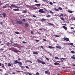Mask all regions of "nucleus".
<instances>
[{
	"mask_svg": "<svg viewBox=\"0 0 75 75\" xmlns=\"http://www.w3.org/2000/svg\"><path fill=\"white\" fill-rule=\"evenodd\" d=\"M62 25H65L66 26L67 25L66 24H62Z\"/></svg>",
	"mask_w": 75,
	"mask_h": 75,
	"instance_id": "6e6d98bb",
	"label": "nucleus"
},
{
	"mask_svg": "<svg viewBox=\"0 0 75 75\" xmlns=\"http://www.w3.org/2000/svg\"><path fill=\"white\" fill-rule=\"evenodd\" d=\"M62 28H64V29L65 30H67V28L65 26H62Z\"/></svg>",
	"mask_w": 75,
	"mask_h": 75,
	"instance_id": "6e6552de",
	"label": "nucleus"
},
{
	"mask_svg": "<svg viewBox=\"0 0 75 75\" xmlns=\"http://www.w3.org/2000/svg\"><path fill=\"white\" fill-rule=\"evenodd\" d=\"M50 13H51L52 14H54V12L52 11H50Z\"/></svg>",
	"mask_w": 75,
	"mask_h": 75,
	"instance_id": "e433bc0d",
	"label": "nucleus"
},
{
	"mask_svg": "<svg viewBox=\"0 0 75 75\" xmlns=\"http://www.w3.org/2000/svg\"><path fill=\"white\" fill-rule=\"evenodd\" d=\"M35 3H37V2H38V1L37 0H35Z\"/></svg>",
	"mask_w": 75,
	"mask_h": 75,
	"instance_id": "49530a36",
	"label": "nucleus"
},
{
	"mask_svg": "<svg viewBox=\"0 0 75 75\" xmlns=\"http://www.w3.org/2000/svg\"><path fill=\"white\" fill-rule=\"evenodd\" d=\"M26 68H28V66H26L25 67Z\"/></svg>",
	"mask_w": 75,
	"mask_h": 75,
	"instance_id": "680f3d73",
	"label": "nucleus"
},
{
	"mask_svg": "<svg viewBox=\"0 0 75 75\" xmlns=\"http://www.w3.org/2000/svg\"><path fill=\"white\" fill-rule=\"evenodd\" d=\"M56 48H59V49H61L62 48V47L61 46H56Z\"/></svg>",
	"mask_w": 75,
	"mask_h": 75,
	"instance_id": "9b49d317",
	"label": "nucleus"
},
{
	"mask_svg": "<svg viewBox=\"0 0 75 75\" xmlns=\"http://www.w3.org/2000/svg\"><path fill=\"white\" fill-rule=\"evenodd\" d=\"M48 24H49V25H54L53 24H52L51 23H48Z\"/></svg>",
	"mask_w": 75,
	"mask_h": 75,
	"instance_id": "b1692460",
	"label": "nucleus"
},
{
	"mask_svg": "<svg viewBox=\"0 0 75 75\" xmlns=\"http://www.w3.org/2000/svg\"><path fill=\"white\" fill-rule=\"evenodd\" d=\"M35 41H36V42H38L39 41V40H36Z\"/></svg>",
	"mask_w": 75,
	"mask_h": 75,
	"instance_id": "5fc2aeb1",
	"label": "nucleus"
},
{
	"mask_svg": "<svg viewBox=\"0 0 75 75\" xmlns=\"http://www.w3.org/2000/svg\"><path fill=\"white\" fill-rule=\"evenodd\" d=\"M37 61L38 63H41V64H45V62H43L39 59H37Z\"/></svg>",
	"mask_w": 75,
	"mask_h": 75,
	"instance_id": "f03ea898",
	"label": "nucleus"
},
{
	"mask_svg": "<svg viewBox=\"0 0 75 75\" xmlns=\"http://www.w3.org/2000/svg\"><path fill=\"white\" fill-rule=\"evenodd\" d=\"M71 58H72V59H75V57H71Z\"/></svg>",
	"mask_w": 75,
	"mask_h": 75,
	"instance_id": "cd10ccee",
	"label": "nucleus"
},
{
	"mask_svg": "<svg viewBox=\"0 0 75 75\" xmlns=\"http://www.w3.org/2000/svg\"><path fill=\"white\" fill-rule=\"evenodd\" d=\"M0 51H3V50H4L2 48H1L0 49Z\"/></svg>",
	"mask_w": 75,
	"mask_h": 75,
	"instance_id": "de8ad7c7",
	"label": "nucleus"
},
{
	"mask_svg": "<svg viewBox=\"0 0 75 75\" xmlns=\"http://www.w3.org/2000/svg\"><path fill=\"white\" fill-rule=\"evenodd\" d=\"M70 45H74V44L72 43H70Z\"/></svg>",
	"mask_w": 75,
	"mask_h": 75,
	"instance_id": "603ef678",
	"label": "nucleus"
},
{
	"mask_svg": "<svg viewBox=\"0 0 75 75\" xmlns=\"http://www.w3.org/2000/svg\"><path fill=\"white\" fill-rule=\"evenodd\" d=\"M15 62L13 63L14 64H16L17 63V64H18V65H19V66H21V65L23 64V63H22V62H20L18 61L17 60H15Z\"/></svg>",
	"mask_w": 75,
	"mask_h": 75,
	"instance_id": "f257e3e1",
	"label": "nucleus"
},
{
	"mask_svg": "<svg viewBox=\"0 0 75 75\" xmlns=\"http://www.w3.org/2000/svg\"><path fill=\"white\" fill-rule=\"evenodd\" d=\"M20 67L21 68H23H23H24V67L23 66H20Z\"/></svg>",
	"mask_w": 75,
	"mask_h": 75,
	"instance_id": "393cba45",
	"label": "nucleus"
},
{
	"mask_svg": "<svg viewBox=\"0 0 75 75\" xmlns=\"http://www.w3.org/2000/svg\"><path fill=\"white\" fill-rule=\"evenodd\" d=\"M5 6H6V7H7V6H9V4H6Z\"/></svg>",
	"mask_w": 75,
	"mask_h": 75,
	"instance_id": "37998d69",
	"label": "nucleus"
},
{
	"mask_svg": "<svg viewBox=\"0 0 75 75\" xmlns=\"http://www.w3.org/2000/svg\"><path fill=\"white\" fill-rule=\"evenodd\" d=\"M8 66H11V64L10 63H8Z\"/></svg>",
	"mask_w": 75,
	"mask_h": 75,
	"instance_id": "c85d7f7f",
	"label": "nucleus"
},
{
	"mask_svg": "<svg viewBox=\"0 0 75 75\" xmlns=\"http://www.w3.org/2000/svg\"><path fill=\"white\" fill-rule=\"evenodd\" d=\"M46 59H47V61H48L50 60V59H49L47 57L46 58Z\"/></svg>",
	"mask_w": 75,
	"mask_h": 75,
	"instance_id": "7c9ffc66",
	"label": "nucleus"
},
{
	"mask_svg": "<svg viewBox=\"0 0 75 75\" xmlns=\"http://www.w3.org/2000/svg\"><path fill=\"white\" fill-rule=\"evenodd\" d=\"M43 1L44 3H48V0H43Z\"/></svg>",
	"mask_w": 75,
	"mask_h": 75,
	"instance_id": "4468645a",
	"label": "nucleus"
},
{
	"mask_svg": "<svg viewBox=\"0 0 75 75\" xmlns=\"http://www.w3.org/2000/svg\"><path fill=\"white\" fill-rule=\"evenodd\" d=\"M64 40H65L66 41H69V38H67L64 37L63 38Z\"/></svg>",
	"mask_w": 75,
	"mask_h": 75,
	"instance_id": "39448f33",
	"label": "nucleus"
},
{
	"mask_svg": "<svg viewBox=\"0 0 75 75\" xmlns=\"http://www.w3.org/2000/svg\"><path fill=\"white\" fill-rule=\"evenodd\" d=\"M61 62H63V60H62V59H61Z\"/></svg>",
	"mask_w": 75,
	"mask_h": 75,
	"instance_id": "0e129e2a",
	"label": "nucleus"
},
{
	"mask_svg": "<svg viewBox=\"0 0 75 75\" xmlns=\"http://www.w3.org/2000/svg\"><path fill=\"white\" fill-rule=\"evenodd\" d=\"M46 17H47L49 18L50 17H51V15H47V16H46Z\"/></svg>",
	"mask_w": 75,
	"mask_h": 75,
	"instance_id": "a211bd4d",
	"label": "nucleus"
},
{
	"mask_svg": "<svg viewBox=\"0 0 75 75\" xmlns=\"http://www.w3.org/2000/svg\"><path fill=\"white\" fill-rule=\"evenodd\" d=\"M55 59H59V58L58 57H55Z\"/></svg>",
	"mask_w": 75,
	"mask_h": 75,
	"instance_id": "473e14b6",
	"label": "nucleus"
},
{
	"mask_svg": "<svg viewBox=\"0 0 75 75\" xmlns=\"http://www.w3.org/2000/svg\"><path fill=\"white\" fill-rule=\"evenodd\" d=\"M33 17H34L35 18V17H36V16L35 15H33Z\"/></svg>",
	"mask_w": 75,
	"mask_h": 75,
	"instance_id": "3c124183",
	"label": "nucleus"
},
{
	"mask_svg": "<svg viewBox=\"0 0 75 75\" xmlns=\"http://www.w3.org/2000/svg\"><path fill=\"white\" fill-rule=\"evenodd\" d=\"M45 74H48V72L47 71H45Z\"/></svg>",
	"mask_w": 75,
	"mask_h": 75,
	"instance_id": "ea45409f",
	"label": "nucleus"
},
{
	"mask_svg": "<svg viewBox=\"0 0 75 75\" xmlns=\"http://www.w3.org/2000/svg\"><path fill=\"white\" fill-rule=\"evenodd\" d=\"M23 21H25V18L23 19Z\"/></svg>",
	"mask_w": 75,
	"mask_h": 75,
	"instance_id": "a18cd8bd",
	"label": "nucleus"
},
{
	"mask_svg": "<svg viewBox=\"0 0 75 75\" xmlns=\"http://www.w3.org/2000/svg\"><path fill=\"white\" fill-rule=\"evenodd\" d=\"M71 29H74V28L71 27Z\"/></svg>",
	"mask_w": 75,
	"mask_h": 75,
	"instance_id": "69168bd1",
	"label": "nucleus"
},
{
	"mask_svg": "<svg viewBox=\"0 0 75 75\" xmlns=\"http://www.w3.org/2000/svg\"><path fill=\"white\" fill-rule=\"evenodd\" d=\"M61 20H62L63 21H64V18L62 17L61 18Z\"/></svg>",
	"mask_w": 75,
	"mask_h": 75,
	"instance_id": "a878e982",
	"label": "nucleus"
},
{
	"mask_svg": "<svg viewBox=\"0 0 75 75\" xmlns=\"http://www.w3.org/2000/svg\"><path fill=\"white\" fill-rule=\"evenodd\" d=\"M27 11H23L22 12V13H26Z\"/></svg>",
	"mask_w": 75,
	"mask_h": 75,
	"instance_id": "4be33fe9",
	"label": "nucleus"
},
{
	"mask_svg": "<svg viewBox=\"0 0 75 75\" xmlns=\"http://www.w3.org/2000/svg\"><path fill=\"white\" fill-rule=\"evenodd\" d=\"M56 11H59V10H58L57 9H56Z\"/></svg>",
	"mask_w": 75,
	"mask_h": 75,
	"instance_id": "bf43d9fd",
	"label": "nucleus"
},
{
	"mask_svg": "<svg viewBox=\"0 0 75 75\" xmlns=\"http://www.w3.org/2000/svg\"><path fill=\"white\" fill-rule=\"evenodd\" d=\"M40 48H42V49H43V46H41Z\"/></svg>",
	"mask_w": 75,
	"mask_h": 75,
	"instance_id": "864d4df0",
	"label": "nucleus"
},
{
	"mask_svg": "<svg viewBox=\"0 0 75 75\" xmlns=\"http://www.w3.org/2000/svg\"><path fill=\"white\" fill-rule=\"evenodd\" d=\"M11 6H12V7H16V5L14 4H11Z\"/></svg>",
	"mask_w": 75,
	"mask_h": 75,
	"instance_id": "f8f14e48",
	"label": "nucleus"
},
{
	"mask_svg": "<svg viewBox=\"0 0 75 75\" xmlns=\"http://www.w3.org/2000/svg\"><path fill=\"white\" fill-rule=\"evenodd\" d=\"M17 72H21V71H17Z\"/></svg>",
	"mask_w": 75,
	"mask_h": 75,
	"instance_id": "338daca9",
	"label": "nucleus"
},
{
	"mask_svg": "<svg viewBox=\"0 0 75 75\" xmlns=\"http://www.w3.org/2000/svg\"><path fill=\"white\" fill-rule=\"evenodd\" d=\"M54 65H60V64L58 63H54Z\"/></svg>",
	"mask_w": 75,
	"mask_h": 75,
	"instance_id": "f3484780",
	"label": "nucleus"
},
{
	"mask_svg": "<svg viewBox=\"0 0 75 75\" xmlns=\"http://www.w3.org/2000/svg\"><path fill=\"white\" fill-rule=\"evenodd\" d=\"M31 34H34V32H33V31H31Z\"/></svg>",
	"mask_w": 75,
	"mask_h": 75,
	"instance_id": "c9c22d12",
	"label": "nucleus"
},
{
	"mask_svg": "<svg viewBox=\"0 0 75 75\" xmlns=\"http://www.w3.org/2000/svg\"><path fill=\"white\" fill-rule=\"evenodd\" d=\"M32 8L34 10H37V8L36 7H32Z\"/></svg>",
	"mask_w": 75,
	"mask_h": 75,
	"instance_id": "2eb2a0df",
	"label": "nucleus"
},
{
	"mask_svg": "<svg viewBox=\"0 0 75 75\" xmlns=\"http://www.w3.org/2000/svg\"><path fill=\"white\" fill-rule=\"evenodd\" d=\"M15 33L16 34H19V32H15Z\"/></svg>",
	"mask_w": 75,
	"mask_h": 75,
	"instance_id": "c756f323",
	"label": "nucleus"
},
{
	"mask_svg": "<svg viewBox=\"0 0 75 75\" xmlns=\"http://www.w3.org/2000/svg\"><path fill=\"white\" fill-rule=\"evenodd\" d=\"M0 24H1V25H3V22H1L0 23Z\"/></svg>",
	"mask_w": 75,
	"mask_h": 75,
	"instance_id": "8fccbe9b",
	"label": "nucleus"
},
{
	"mask_svg": "<svg viewBox=\"0 0 75 75\" xmlns=\"http://www.w3.org/2000/svg\"><path fill=\"white\" fill-rule=\"evenodd\" d=\"M11 45H13V42L12 41H11Z\"/></svg>",
	"mask_w": 75,
	"mask_h": 75,
	"instance_id": "f704fd0d",
	"label": "nucleus"
},
{
	"mask_svg": "<svg viewBox=\"0 0 75 75\" xmlns=\"http://www.w3.org/2000/svg\"><path fill=\"white\" fill-rule=\"evenodd\" d=\"M58 8L59 10H62V8H61V7H59Z\"/></svg>",
	"mask_w": 75,
	"mask_h": 75,
	"instance_id": "6ab92c4d",
	"label": "nucleus"
},
{
	"mask_svg": "<svg viewBox=\"0 0 75 75\" xmlns=\"http://www.w3.org/2000/svg\"><path fill=\"white\" fill-rule=\"evenodd\" d=\"M43 10L42 9H40V10H39L38 11L39 13H45L44 11H43Z\"/></svg>",
	"mask_w": 75,
	"mask_h": 75,
	"instance_id": "7ed1b4c3",
	"label": "nucleus"
},
{
	"mask_svg": "<svg viewBox=\"0 0 75 75\" xmlns=\"http://www.w3.org/2000/svg\"><path fill=\"white\" fill-rule=\"evenodd\" d=\"M28 75H32V74H31L30 73H28Z\"/></svg>",
	"mask_w": 75,
	"mask_h": 75,
	"instance_id": "c03bdc74",
	"label": "nucleus"
},
{
	"mask_svg": "<svg viewBox=\"0 0 75 75\" xmlns=\"http://www.w3.org/2000/svg\"><path fill=\"white\" fill-rule=\"evenodd\" d=\"M17 23H18L19 24H23V23L22 22V21H17Z\"/></svg>",
	"mask_w": 75,
	"mask_h": 75,
	"instance_id": "20e7f679",
	"label": "nucleus"
},
{
	"mask_svg": "<svg viewBox=\"0 0 75 75\" xmlns=\"http://www.w3.org/2000/svg\"><path fill=\"white\" fill-rule=\"evenodd\" d=\"M13 10L14 11H19V10L18 8H17V9H13Z\"/></svg>",
	"mask_w": 75,
	"mask_h": 75,
	"instance_id": "1a4fd4ad",
	"label": "nucleus"
},
{
	"mask_svg": "<svg viewBox=\"0 0 75 75\" xmlns=\"http://www.w3.org/2000/svg\"><path fill=\"white\" fill-rule=\"evenodd\" d=\"M68 11L69 12V13H73V11H72L68 10Z\"/></svg>",
	"mask_w": 75,
	"mask_h": 75,
	"instance_id": "aec40b11",
	"label": "nucleus"
},
{
	"mask_svg": "<svg viewBox=\"0 0 75 75\" xmlns=\"http://www.w3.org/2000/svg\"><path fill=\"white\" fill-rule=\"evenodd\" d=\"M35 6H40L41 4H35Z\"/></svg>",
	"mask_w": 75,
	"mask_h": 75,
	"instance_id": "412c9836",
	"label": "nucleus"
},
{
	"mask_svg": "<svg viewBox=\"0 0 75 75\" xmlns=\"http://www.w3.org/2000/svg\"><path fill=\"white\" fill-rule=\"evenodd\" d=\"M25 25L26 27L27 28V27H28V23H25Z\"/></svg>",
	"mask_w": 75,
	"mask_h": 75,
	"instance_id": "9d476101",
	"label": "nucleus"
},
{
	"mask_svg": "<svg viewBox=\"0 0 75 75\" xmlns=\"http://www.w3.org/2000/svg\"><path fill=\"white\" fill-rule=\"evenodd\" d=\"M13 51L14 52H17V50H13Z\"/></svg>",
	"mask_w": 75,
	"mask_h": 75,
	"instance_id": "72a5a7b5",
	"label": "nucleus"
},
{
	"mask_svg": "<svg viewBox=\"0 0 75 75\" xmlns=\"http://www.w3.org/2000/svg\"><path fill=\"white\" fill-rule=\"evenodd\" d=\"M54 10H57V8H54Z\"/></svg>",
	"mask_w": 75,
	"mask_h": 75,
	"instance_id": "e2e57ef3",
	"label": "nucleus"
},
{
	"mask_svg": "<svg viewBox=\"0 0 75 75\" xmlns=\"http://www.w3.org/2000/svg\"><path fill=\"white\" fill-rule=\"evenodd\" d=\"M50 4H51V5H52V4H53L52 2H50Z\"/></svg>",
	"mask_w": 75,
	"mask_h": 75,
	"instance_id": "79ce46f5",
	"label": "nucleus"
},
{
	"mask_svg": "<svg viewBox=\"0 0 75 75\" xmlns=\"http://www.w3.org/2000/svg\"><path fill=\"white\" fill-rule=\"evenodd\" d=\"M7 44H11V43H10V42H8L7 43Z\"/></svg>",
	"mask_w": 75,
	"mask_h": 75,
	"instance_id": "13d9d810",
	"label": "nucleus"
},
{
	"mask_svg": "<svg viewBox=\"0 0 75 75\" xmlns=\"http://www.w3.org/2000/svg\"><path fill=\"white\" fill-rule=\"evenodd\" d=\"M48 47L49 48H50V49H54L55 48V47H52V46H49Z\"/></svg>",
	"mask_w": 75,
	"mask_h": 75,
	"instance_id": "0eeeda50",
	"label": "nucleus"
},
{
	"mask_svg": "<svg viewBox=\"0 0 75 75\" xmlns=\"http://www.w3.org/2000/svg\"><path fill=\"white\" fill-rule=\"evenodd\" d=\"M23 44H26L27 43V42H25V41H23Z\"/></svg>",
	"mask_w": 75,
	"mask_h": 75,
	"instance_id": "58836bf2",
	"label": "nucleus"
},
{
	"mask_svg": "<svg viewBox=\"0 0 75 75\" xmlns=\"http://www.w3.org/2000/svg\"><path fill=\"white\" fill-rule=\"evenodd\" d=\"M42 28H40L39 29V30H40V31H42Z\"/></svg>",
	"mask_w": 75,
	"mask_h": 75,
	"instance_id": "4d7b16f0",
	"label": "nucleus"
},
{
	"mask_svg": "<svg viewBox=\"0 0 75 75\" xmlns=\"http://www.w3.org/2000/svg\"><path fill=\"white\" fill-rule=\"evenodd\" d=\"M3 16L4 17L6 16V14L5 13H4L2 14Z\"/></svg>",
	"mask_w": 75,
	"mask_h": 75,
	"instance_id": "5701e85b",
	"label": "nucleus"
},
{
	"mask_svg": "<svg viewBox=\"0 0 75 75\" xmlns=\"http://www.w3.org/2000/svg\"><path fill=\"white\" fill-rule=\"evenodd\" d=\"M36 75H40V73L38 72H37L36 73Z\"/></svg>",
	"mask_w": 75,
	"mask_h": 75,
	"instance_id": "bb28decb",
	"label": "nucleus"
},
{
	"mask_svg": "<svg viewBox=\"0 0 75 75\" xmlns=\"http://www.w3.org/2000/svg\"><path fill=\"white\" fill-rule=\"evenodd\" d=\"M64 16V14L61 13L60 15H59V17L60 18H61V16Z\"/></svg>",
	"mask_w": 75,
	"mask_h": 75,
	"instance_id": "dca6fc26",
	"label": "nucleus"
},
{
	"mask_svg": "<svg viewBox=\"0 0 75 75\" xmlns=\"http://www.w3.org/2000/svg\"><path fill=\"white\" fill-rule=\"evenodd\" d=\"M47 20L45 19L44 18H42L41 19V21H42V23H43L44 21H47Z\"/></svg>",
	"mask_w": 75,
	"mask_h": 75,
	"instance_id": "423d86ee",
	"label": "nucleus"
},
{
	"mask_svg": "<svg viewBox=\"0 0 75 75\" xmlns=\"http://www.w3.org/2000/svg\"><path fill=\"white\" fill-rule=\"evenodd\" d=\"M33 54L34 55H38V53L37 52H34Z\"/></svg>",
	"mask_w": 75,
	"mask_h": 75,
	"instance_id": "ddd939ff",
	"label": "nucleus"
},
{
	"mask_svg": "<svg viewBox=\"0 0 75 75\" xmlns=\"http://www.w3.org/2000/svg\"><path fill=\"white\" fill-rule=\"evenodd\" d=\"M18 60H21V59L20 58H19L18 59Z\"/></svg>",
	"mask_w": 75,
	"mask_h": 75,
	"instance_id": "774afa93",
	"label": "nucleus"
},
{
	"mask_svg": "<svg viewBox=\"0 0 75 75\" xmlns=\"http://www.w3.org/2000/svg\"><path fill=\"white\" fill-rule=\"evenodd\" d=\"M73 19L74 20H75V18H73Z\"/></svg>",
	"mask_w": 75,
	"mask_h": 75,
	"instance_id": "052dcab7",
	"label": "nucleus"
},
{
	"mask_svg": "<svg viewBox=\"0 0 75 75\" xmlns=\"http://www.w3.org/2000/svg\"><path fill=\"white\" fill-rule=\"evenodd\" d=\"M71 52L73 53V54H75V52L73 51H71Z\"/></svg>",
	"mask_w": 75,
	"mask_h": 75,
	"instance_id": "2f4dec72",
	"label": "nucleus"
},
{
	"mask_svg": "<svg viewBox=\"0 0 75 75\" xmlns=\"http://www.w3.org/2000/svg\"><path fill=\"white\" fill-rule=\"evenodd\" d=\"M43 40L44 41H47V40L45 39H43Z\"/></svg>",
	"mask_w": 75,
	"mask_h": 75,
	"instance_id": "09e8293b",
	"label": "nucleus"
},
{
	"mask_svg": "<svg viewBox=\"0 0 75 75\" xmlns=\"http://www.w3.org/2000/svg\"><path fill=\"white\" fill-rule=\"evenodd\" d=\"M55 37H59V36L56 35H55Z\"/></svg>",
	"mask_w": 75,
	"mask_h": 75,
	"instance_id": "a19ab883",
	"label": "nucleus"
},
{
	"mask_svg": "<svg viewBox=\"0 0 75 75\" xmlns=\"http://www.w3.org/2000/svg\"><path fill=\"white\" fill-rule=\"evenodd\" d=\"M3 8H7V6H3Z\"/></svg>",
	"mask_w": 75,
	"mask_h": 75,
	"instance_id": "4c0bfd02",
	"label": "nucleus"
}]
</instances>
